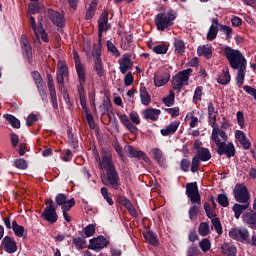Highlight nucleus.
Returning <instances> with one entry per match:
<instances>
[{
  "instance_id": "4be33fe9",
  "label": "nucleus",
  "mask_w": 256,
  "mask_h": 256,
  "mask_svg": "<svg viewBox=\"0 0 256 256\" xmlns=\"http://www.w3.org/2000/svg\"><path fill=\"white\" fill-rule=\"evenodd\" d=\"M125 151L128 157H136L137 159H143L144 161H147V159H149L146 153H144L143 151L135 150L133 146H126Z\"/></svg>"
},
{
  "instance_id": "9d476101",
  "label": "nucleus",
  "mask_w": 256,
  "mask_h": 256,
  "mask_svg": "<svg viewBox=\"0 0 256 256\" xmlns=\"http://www.w3.org/2000/svg\"><path fill=\"white\" fill-rule=\"evenodd\" d=\"M42 217L43 219H45V221H48V223L57 222V208L55 207V205H53V200H46V208L42 213Z\"/></svg>"
},
{
  "instance_id": "6e6d98bb",
  "label": "nucleus",
  "mask_w": 256,
  "mask_h": 256,
  "mask_svg": "<svg viewBox=\"0 0 256 256\" xmlns=\"http://www.w3.org/2000/svg\"><path fill=\"white\" fill-rule=\"evenodd\" d=\"M14 167L17 169H27V161H25V159L18 158L14 161Z\"/></svg>"
},
{
  "instance_id": "5fc2aeb1",
  "label": "nucleus",
  "mask_w": 256,
  "mask_h": 256,
  "mask_svg": "<svg viewBox=\"0 0 256 256\" xmlns=\"http://www.w3.org/2000/svg\"><path fill=\"white\" fill-rule=\"evenodd\" d=\"M130 122L134 123V125H140L141 124V118L139 117V114L135 111L130 112L129 114Z\"/></svg>"
},
{
  "instance_id": "c756f323",
  "label": "nucleus",
  "mask_w": 256,
  "mask_h": 256,
  "mask_svg": "<svg viewBox=\"0 0 256 256\" xmlns=\"http://www.w3.org/2000/svg\"><path fill=\"white\" fill-rule=\"evenodd\" d=\"M249 208V203L244 204H234L233 211L236 219H239L241 217L242 213L245 211V209Z\"/></svg>"
},
{
  "instance_id": "4468645a",
  "label": "nucleus",
  "mask_w": 256,
  "mask_h": 256,
  "mask_svg": "<svg viewBox=\"0 0 256 256\" xmlns=\"http://www.w3.org/2000/svg\"><path fill=\"white\" fill-rule=\"evenodd\" d=\"M109 245V240L103 236H98L97 238L90 239L89 249L92 251L99 252L101 249H105Z\"/></svg>"
},
{
  "instance_id": "f03ea898",
  "label": "nucleus",
  "mask_w": 256,
  "mask_h": 256,
  "mask_svg": "<svg viewBox=\"0 0 256 256\" xmlns=\"http://www.w3.org/2000/svg\"><path fill=\"white\" fill-rule=\"evenodd\" d=\"M227 139H229L227 133L221 128L212 129L211 141L218 147V155H226L228 158L235 157V145L231 142L227 143Z\"/></svg>"
},
{
  "instance_id": "20e7f679",
  "label": "nucleus",
  "mask_w": 256,
  "mask_h": 256,
  "mask_svg": "<svg viewBox=\"0 0 256 256\" xmlns=\"http://www.w3.org/2000/svg\"><path fill=\"white\" fill-rule=\"evenodd\" d=\"M186 195L193 205L189 210V218L193 221L197 217V213H199V207H201V195H199V188L196 182L187 184Z\"/></svg>"
},
{
  "instance_id": "a19ab883",
  "label": "nucleus",
  "mask_w": 256,
  "mask_h": 256,
  "mask_svg": "<svg viewBox=\"0 0 256 256\" xmlns=\"http://www.w3.org/2000/svg\"><path fill=\"white\" fill-rule=\"evenodd\" d=\"M197 53L198 55H204V57L209 58L213 52L211 51V46L206 45L198 47Z\"/></svg>"
},
{
  "instance_id": "680f3d73",
  "label": "nucleus",
  "mask_w": 256,
  "mask_h": 256,
  "mask_svg": "<svg viewBox=\"0 0 256 256\" xmlns=\"http://www.w3.org/2000/svg\"><path fill=\"white\" fill-rule=\"evenodd\" d=\"M133 81H135V79L133 78V73L128 72L124 78V85L126 87H130V85H133Z\"/></svg>"
},
{
  "instance_id": "603ef678",
  "label": "nucleus",
  "mask_w": 256,
  "mask_h": 256,
  "mask_svg": "<svg viewBox=\"0 0 256 256\" xmlns=\"http://www.w3.org/2000/svg\"><path fill=\"white\" fill-rule=\"evenodd\" d=\"M220 31L225 33L227 39H231L233 37V28L227 25H220Z\"/></svg>"
},
{
  "instance_id": "f257e3e1",
  "label": "nucleus",
  "mask_w": 256,
  "mask_h": 256,
  "mask_svg": "<svg viewBox=\"0 0 256 256\" xmlns=\"http://www.w3.org/2000/svg\"><path fill=\"white\" fill-rule=\"evenodd\" d=\"M95 160L97 161L100 169H105L106 174L101 175V181L103 185L113 187L117 191L121 187V182H119V174L113 166V159L111 158V152L103 151L102 160L99 154L95 155Z\"/></svg>"
},
{
  "instance_id": "a211bd4d",
  "label": "nucleus",
  "mask_w": 256,
  "mask_h": 256,
  "mask_svg": "<svg viewBox=\"0 0 256 256\" xmlns=\"http://www.w3.org/2000/svg\"><path fill=\"white\" fill-rule=\"evenodd\" d=\"M48 17L56 27H65V17H63V14L55 10H49Z\"/></svg>"
},
{
  "instance_id": "b1692460",
  "label": "nucleus",
  "mask_w": 256,
  "mask_h": 256,
  "mask_svg": "<svg viewBox=\"0 0 256 256\" xmlns=\"http://www.w3.org/2000/svg\"><path fill=\"white\" fill-rule=\"evenodd\" d=\"M159 115H161V110L155 108H148L143 112L144 119H150V121H157Z\"/></svg>"
},
{
  "instance_id": "774afa93",
  "label": "nucleus",
  "mask_w": 256,
  "mask_h": 256,
  "mask_svg": "<svg viewBox=\"0 0 256 256\" xmlns=\"http://www.w3.org/2000/svg\"><path fill=\"white\" fill-rule=\"evenodd\" d=\"M166 112L171 115V117H178L179 115V107H174V108H167Z\"/></svg>"
},
{
  "instance_id": "f704fd0d",
  "label": "nucleus",
  "mask_w": 256,
  "mask_h": 256,
  "mask_svg": "<svg viewBox=\"0 0 256 256\" xmlns=\"http://www.w3.org/2000/svg\"><path fill=\"white\" fill-rule=\"evenodd\" d=\"M200 161H209L211 159V152H209V149L207 148H201L197 152V156Z\"/></svg>"
},
{
  "instance_id": "c03bdc74",
  "label": "nucleus",
  "mask_w": 256,
  "mask_h": 256,
  "mask_svg": "<svg viewBox=\"0 0 256 256\" xmlns=\"http://www.w3.org/2000/svg\"><path fill=\"white\" fill-rule=\"evenodd\" d=\"M73 245L76 247V249H83L85 245H87V242L81 237H74Z\"/></svg>"
},
{
  "instance_id": "c85d7f7f",
  "label": "nucleus",
  "mask_w": 256,
  "mask_h": 256,
  "mask_svg": "<svg viewBox=\"0 0 256 256\" xmlns=\"http://www.w3.org/2000/svg\"><path fill=\"white\" fill-rule=\"evenodd\" d=\"M152 155L161 167H165V155H163V152L159 148H153Z\"/></svg>"
},
{
  "instance_id": "7c9ffc66",
  "label": "nucleus",
  "mask_w": 256,
  "mask_h": 256,
  "mask_svg": "<svg viewBox=\"0 0 256 256\" xmlns=\"http://www.w3.org/2000/svg\"><path fill=\"white\" fill-rule=\"evenodd\" d=\"M169 83V76L167 74L154 76V85L155 87H163Z\"/></svg>"
},
{
  "instance_id": "79ce46f5",
  "label": "nucleus",
  "mask_w": 256,
  "mask_h": 256,
  "mask_svg": "<svg viewBox=\"0 0 256 256\" xmlns=\"http://www.w3.org/2000/svg\"><path fill=\"white\" fill-rule=\"evenodd\" d=\"M217 33H219V28H217L215 25H211L207 34L208 41L217 39Z\"/></svg>"
},
{
  "instance_id": "2eb2a0df",
  "label": "nucleus",
  "mask_w": 256,
  "mask_h": 256,
  "mask_svg": "<svg viewBox=\"0 0 256 256\" xmlns=\"http://www.w3.org/2000/svg\"><path fill=\"white\" fill-rule=\"evenodd\" d=\"M73 59L75 63L76 73L79 78V83H81V85H85V66H83V64L81 63V59H79V54L76 51L73 52Z\"/></svg>"
},
{
  "instance_id": "473e14b6",
  "label": "nucleus",
  "mask_w": 256,
  "mask_h": 256,
  "mask_svg": "<svg viewBox=\"0 0 256 256\" xmlns=\"http://www.w3.org/2000/svg\"><path fill=\"white\" fill-rule=\"evenodd\" d=\"M143 235L146 241L150 243V245H157L159 243V240L157 239V235H155V233L146 230L143 232Z\"/></svg>"
},
{
  "instance_id": "37998d69",
  "label": "nucleus",
  "mask_w": 256,
  "mask_h": 256,
  "mask_svg": "<svg viewBox=\"0 0 256 256\" xmlns=\"http://www.w3.org/2000/svg\"><path fill=\"white\" fill-rule=\"evenodd\" d=\"M163 103L166 105V107H171L175 104V92L170 91L169 95L165 98H163Z\"/></svg>"
},
{
  "instance_id": "9b49d317",
  "label": "nucleus",
  "mask_w": 256,
  "mask_h": 256,
  "mask_svg": "<svg viewBox=\"0 0 256 256\" xmlns=\"http://www.w3.org/2000/svg\"><path fill=\"white\" fill-rule=\"evenodd\" d=\"M109 29H111V24H109V14L104 12L98 20V44L96 45H101L103 33L109 31Z\"/></svg>"
},
{
  "instance_id": "a18cd8bd",
  "label": "nucleus",
  "mask_w": 256,
  "mask_h": 256,
  "mask_svg": "<svg viewBox=\"0 0 256 256\" xmlns=\"http://www.w3.org/2000/svg\"><path fill=\"white\" fill-rule=\"evenodd\" d=\"M106 45L109 53H112V55H115L116 57H119L121 55V53H119V50L117 49V47H115V44H113V42L108 40Z\"/></svg>"
},
{
  "instance_id": "39448f33",
  "label": "nucleus",
  "mask_w": 256,
  "mask_h": 256,
  "mask_svg": "<svg viewBox=\"0 0 256 256\" xmlns=\"http://www.w3.org/2000/svg\"><path fill=\"white\" fill-rule=\"evenodd\" d=\"M57 67L58 70L56 81L58 83L59 90L64 97V100L66 103H69V93L67 92V88H65V79L69 77V68L67 67V63H65L63 60L58 61Z\"/></svg>"
},
{
  "instance_id": "de8ad7c7",
  "label": "nucleus",
  "mask_w": 256,
  "mask_h": 256,
  "mask_svg": "<svg viewBox=\"0 0 256 256\" xmlns=\"http://www.w3.org/2000/svg\"><path fill=\"white\" fill-rule=\"evenodd\" d=\"M153 51L157 55H165L168 51V48H167V46H165V44H159V45L153 47Z\"/></svg>"
},
{
  "instance_id": "5701e85b",
  "label": "nucleus",
  "mask_w": 256,
  "mask_h": 256,
  "mask_svg": "<svg viewBox=\"0 0 256 256\" xmlns=\"http://www.w3.org/2000/svg\"><path fill=\"white\" fill-rule=\"evenodd\" d=\"M243 222L251 227V229H256V212L249 211L242 215Z\"/></svg>"
},
{
  "instance_id": "7ed1b4c3",
  "label": "nucleus",
  "mask_w": 256,
  "mask_h": 256,
  "mask_svg": "<svg viewBox=\"0 0 256 256\" xmlns=\"http://www.w3.org/2000/svg\"><path fill=\"white\" fill-rule=\"evenodd\" d=\"M224 55L232 69H247V59L241 51L225 46Z\"/></svg>"
},
{
  "instance_id": "6e6552de",
  "label": "nucleus",
  "mask_w": 256,
  "mask_h": 256,
  "mask_svg": "<svg viewBox=\"0 0 256 256\" xmlns=\"http://www.w3.org/2000/svg\"><path fill=\"white\" fill-rule=\"evenodd\" d=\"M29 22L36 39H42L44 43H49V38L47 37V32H45V29L43 28V24L41 22L37 23L33 16L29 17Z\"/></svg>"
},
{
  "instance_id": "dca6fc26",
  "label": "nucleus",
  "mask_w": 256,
  "mask_h": 256,
  "mask_svg": "<svg viewBox=\"0 0 256 256\" xmlns=\"http://www.w3.org/2000/svg\"><path fill=\"white\" fill-rule=\"evenodd\" d=\"M57 205L62 208V211H70L71 207L75 206V199L67 200V196L65 194H58L55 199Z\"/></svg>"
},
{
  "instance_id": "c9c22d12",
  "label": "nucleus",
  "mask_w": 256,
  "mask_h": 256,
  "mask_svg": "<svg viewBox=\"0 0 256 256\" xmlns=\"http://www.w3.org/2000/svg\"><path fill=\"white\" fill-rule=\"evenodd\" d=\"M140 99H141V103L142 105H149V103H151V96L149 95V92H147L146 88H141L140 89Z\"/></svg>"
},
{
  "instance_id": "bf43d9fd",
  "label": "nucleus",
  "mask_w": 256,
  "mask_h": 256,
  "mask_svg": "<svg viewBox=\"0 0 256 256\" xmlns=\"http://www.w3.org/2000/svg\"><path fill=\"white\" fill-rule=\"evenodd\" d=\"M218 203L222 207H227L229 205V198H227V195H225V194H219L218 195Z\"/></svg>"
},
{
  "instance_id": "0e129e2a",
  "label": "nucleus",
  "mask_w": 256,
  "mask_h": 256,
  "mask_svg": "<svg viewBox=\"0 0 256 256\" xmlns=\"http://www.w3.org/2000/svg\"><path fill=\"white\" fill-rule=\"evenodd\" d=\"M243 89H244L245 93H247L248 95H251L256 101V89L255 88L245 85L243 87Z\"/></svg>"
},
{
  "instance_id": "423d86ee",
  "label": "nucleus",
  "mask_w": 256,
  "mask_h": 256,
  "mask_svg": "<svg viewBox=\"0 0 256 256\" xmlns=\"http://www.w3.org/2000/svg\"><path fill=\"white\" fill-rule=\"evenodd\" d=\"M176 18L177 16L175 15L174 11L157 14L155 24L158 31H165V29H169V27L173 25V21H175Z\"/></svg>"
},
{
  "instance_id": "864d4df0",
  "label": "nucleus",
  "mask_w": 256,
  "mask_h": 256,
  "mask_svg": "<svg viewBox=\"0 0 256 256\" xmlns=\"http://www.w3.org/2000/svg\"><path fill=\"white\" fill-rule=\"evenodd\" d=\"M209 233V224L206 222H202L199 226V234L202 237H207V234Z\"/></svg>"
},
{
  "instance_id": "09e8293b",
  "label": "nucleus",
  "mask_w": 256,
  "mask_h": 256,
  "mask_svg": "<svg viewBox=\"0 0 256 256\" xmlns=\"http://www.w3.org/2000/svg\"><path fill=\"white\" fill-rule=\"evenodd\" d=\"M174 47L178 53H185V43L182 40L176 39L174 41Z\"/></svg>"
},
{
  "instance_id": "49530a36",
  "label": "nucleus",
  "mask_w": 256,
  "mask_h": 256,
  "mask_svg": "<svg viewBox=\"0 0 256 256\" xmlns=\"http://www.w3.org/2000/svg\"><path fill=\"white\" fill-rule=\"evenodd\" d=\"M85 237H93L95 235V224H89L83 229Z\"/></svg>"
},
{
  "instance_id": "a878e982",
  "label": "nucleus",
  "mask_w": 256,
  "mask_h": 256,
  "mask_svg": "<svg viewBox=\"0 0 256 256\" xmlns=\"http://www.w3.org/2000/svg\"><path fill=\"white\" fill-rule=\"evenodd\" d=\"M221 251L223 255L225 256H236L237 255V247H235L233 244H229L227 242H224L221 245Z\"/></svg>"
},
{
  "instance_id": "bb28decb",
  "label": "nucleus",
  "mask_w": 256,
  "mask_h": 256,
  "mask_svg": "<svg viewBox=\"0 0 256 256\" xmlns=\"http://www.w3.org/2000/svg\"><path fill=\"white\" fill-rule=\"evenodd\" d=\"M231 81V74L229 73V68H223L222 74L218 77L217 82L220 85H229Z\"/></svg>"
},
{
  "instance_id": "052dcab7",
  "label": "nucleus",
  "mask_w": 256,
  "mask_h": 256,
  "mask_svg": "<svg viewBox=\"0 0 256 256\" xmlns=\"http://www.w3.org/2000/svg\"><path fill=\"white\" fill-rule=\"evenodd\" d=\"M186 119H190V127L192 129L197 127V124L199 123V118L197 116H194L193 114H188L186 116Z\"/></svg>"
},
{
  "instance_id": "4c0bfd02",
  "label": "nucleus",
  "mask_w": 256,
  "mask_h": 256,
  "mask_svg": "<svg viewBox=\"0 0 256 256\" xmlns=\"http://www.w3.org/2000/svg\"><path fill=\"white\" fill-rule=\"evenodd\" d=\"M40 9H43V3L41 2H31L29 4L30 15H35L36 13H39Z\"/></svg>"
},
{
  "instance_id": "cd10ccee",
  "label": "nucleus",
  "mask_w": 256,
  "mask_h": 256,
  "mask_svg": "<svg viewBox=\"0 0 256 256\" xmlns=\"http://www.w3.org/2000/svg\"><path fill=\"white\" fill-rule=\"evenodd\" d=\"M208 115L210 119V125L213 127V129H215V123L217 122V111L211 102L208 104Z\"/></svg>"
},
{
  "instance_id": "f8f14e48",
  "label": "nucleus",
  "mask_w": 256,
  "mask_h": 256,
  "mask_svg": "<svg viewBox=\"0 0 256 256\" xmlns=\"http://www.w3.org/2000/svg\"><path fill=\"white\" fill-rule=\"evenodd\" d=\"M234 195H235V199L236 201H238V203H249V199H250V195H249V190L247 189V187L243 184H237L234 187Z\"/></svg>"
},
{
  "instance_id": "4d7b16f0",
  "label": "nucleus",
  "mask_w": 256,
  "mask_h": 256,
  "mask_svg": "<svg viewBox=\"0 0 256 256\" xmlns=\"http://www.w3.org/2000/svg\"><path fill=\"white\" fill-rule=\"evenodd\" d=\"M199 157L195 156L192 159V164H191V171L192 173H197L199 171V165H200Z\"/></svg>"
},
{
  "instance_id": "338daca9",
  "label": "nucleus",
  "mask_w": 256,
  "mask_h": 256,
  "mask_svg": "<svg viewBox=\"0 0 256 256\" xmlns=\"http://www.w3.org/2000/svg\"><path fill=\"white\" fill-rule=\"evenodd\" d=\"M235 137H236L237 141H239V143H241L244 139L247 138V136L245 135V132H243L241 130L235 131Z\"/></svg>"
},
{
  "instance_id": "e433bc0d",
  "label": "nucleus",
  "mask_w": 256,
  "mask_h": 256,
  "mask_svg": "<svg viewBox=\"0 0 256 256\" xmlns=\"http://www.w3.org/2000/svg\"><path fill=\"white\" fill-rule=\"evenodd\" d=\"M12 230L16 237H23V234L25 233V227L17 224V221L15 220L12 222Z\"/></svg>"
},
{
  "instance_id": "2f4dec72",
  "label": "nucleus",
  "mask_w": 256,
  "mask_h": 256,
  "mask_svg": "<svg viewBox=\"0 0 256 256\" xmlns=\"http://www.w3.org/2000/svg\"><path fill=\"white\" fill-rule=\"evenodd\" d=\"M4 119H6V121L9 122L11 127L14 129H20L21 121H19V119H17L15 116L11 114H5Z\"/></svg>"
},
{
  "instance_id": "f3484780",
  "label": "nucleus",
  "mask_w": 256,
  "mask_h": 256,
  "mask_svg": "<svg viewBox=\"0 0 256 256\" xmlns=\"http://www.w3.org/2000/svg\"><path fill=\"white\" fill-rule=\"evenodd\" d=\"M1 245L6 253L13 254L17 252V242L10 236H5L1 241Z\"/></svg>"
},
{
  "instance_id": "8fccbe9b",
  "label": "nucleus",
  "mask_w": 256,
  "mask_h": 256,
  "mask_svg": "<svg viewBox=\"0 0 256 256\" xmlns=\"http://www.w3.org/2000/svg\"><path fill=\"white\" fill-rule=\"evenodd\" d=\"M95 7H97V3L96 2H91L88 10L86 11V19H93V15H95Z\"/></svg>"
},
{
  "instance_id": "ea45409f",
  "label": "nucleus",
  "mask_w": 256,
  "mask_h": 256,
  "mask_svg": "<svg viewBox=\"0 0 256 256\" xmlns=\"http://www.w3.org/2000/svg\"><path fill=\"white\" fill-rule=\"evenodd\" d=\"M211 222L216 233H218V235L223 234V226L221 225V220H219L217 216H214V218H211Z\"/></svg>"
},
{
  "instance_id": "393cba45",
  "label": "nucleus",
  "mask_w": 256,
  "mask_h": 256,
  "mask_svg": "<svg viewBox=\"0 0 256 256\" xmlns=\"http://www.w3.org/2000/svg\"><path fill=\"white\" fill-rule=\"evenodd\" d=\"M180 124L181 122L179 121H174L170 123L165 129H161V135H163V137L173 135L177 131V129H179Z\"/></svg>"
},
{
  "instance_id": "69168bd1",
  "label": "nucleus",
  "mask_w": 256,
  "mask_h": 256,
  "mask_svg": "<svg viewBox=\"0 0 256 256\" xmlns=\"http://www.w3.org/2000/svg\"><path fill=\"white\" fill-rule=\"evenodd\" d=\"M35 122H37V115L35 114H30L26 119L27 127H31Z\"/></svg>"
},
{
  "instance_id": "e2e57ef3",
  "label": "nucleus",
  "mask_w": 256,
  "mask_h": 256,
  "mask_svg": "<svg viewBox=\"0 0 256 256\" xmlns=\"http://www.w3.org/2000/svg\"><path fill=\"white\" fill-rule=\"evenodd\" d=\"M204 209L206 212L207 217H209V219H213L215 216V211H213V209L211 208V205L205 203L204 204Z\"/></svg>"
},
{
  "instance_id": "72a5a7b5",
  "label": "nucleus",
  "mask_w": 256,
  "mask_h": 256,
  "mask_svg": "<svg viewBox=\"0 0 256 256\" xmlns=\"http://www.w3.org/2000/svg\"><path fill=\"white\" fill-rule=\"evenodd\" d=\"M120 201L122 205H124V207L129 211L132 217H137V211L135 210V207H133V203H131L129 199L122 198Z\"/></svg>"
},
{
  "instance_id": "412c9836",
  "label": "nucleus",
  "mask_w": 256,
  "mask_h": 256,
  "mask_svg": "<svg viewBox=\"0 0 256 256\" xmlns=\"http://www.w3.org/2000/svg\"><path fill=\"white\" fill-rule=\"evenodd\" d=\"M20 44H21L22 51H23L25 57H27L28 61L31 62V57H33V52L31 49V44L29 43V40L27 39V36H25V35L21 36Z\"/></svg>"
},
{
  "instance_id": "aec40b11",
  "label": "nucleus",
  "mask_w": 256,
  "mask_h": 256,
  "mask_svg": "<svg viewBox=\"0 0 256 256\" xmlns=\"http://www.w3.org/2000/svg\"><path fill=\"white\" fill-rule=\"evenodd\" d=\"M119 69L122 75H125L129 69L133 68V61H131V56L129 54H124L122 60L119 62Z\"/></svg>"
},
{
  "instance_id": "ddd939ff",
  "label": "nucleus",
  "mask_w": 256,
  "mask_h": 256,
  "mask_svg": "<svg viewBox=\"0 0 256 256\" xmlns=\"http://www.w3.org/2000/svg\"><path fill=\"white\" fill-rule=\"evenodd\" d=\"M229 237L235 241H249V230L247 228H232L229 231Z\"/></svg>"
},
{
  "instance_id": "58836bf2",
  "label": "nucleus",
  "mask_w": 256,
  "mask_h": 256,
  "mask_svg": "<svg viewBox=\"0 0 256 256\" xmlns=\"http://www.w3.org/2000/svg\"><path fill=\"white\" fill-rule=\"evenodd\" d=\"M237 85L238 87H242L245 82V71L247 68H237Z\"/></svg>"
},
{
  "instance_id": "6ab92c4d",
  "label": "nucleus",
  "mask_w": 256,
  "mask_h": 256,
  "mask_svg": "<svg viewBox=\"0 0 256 256\" xmlns=\"http://www.w3.org/2000/svg\"><path fill=\"white\" fill-rule=\"evenodd\" d=\"M118 119L120 120L122 125H125L126 129H128V131H130V133H133V135H137L139 130L137 129V126H135L133 123H131L129 116H127L126 114L120 113V114H118Z\"/></svg>"
},
{
  "instance_id": "1a4fd4ad",
  "label": "nucleus",
  "mask_w": 256,
  "mask_h": 256,
  "mask_svg": "<svg viewBox=\"0 0 256 256\" xmlns=\"http://www.w3.org/2000/svg\"><path fill=\"white\" fill-rule=\"evenodd\" d=\"M92 57H94V70L98 77H103L105 75V69L103 68V61L101 60V45H94Z\"/></svg>"
},
{
  "instance_id": "13d9d810",
  "label": "nucleus",
  "mask_w": 256,
  "mask_h": 256,
  "mask_svg": "<svg viewBox=\"0 0 256 256\" xmlns=\"http://www.w3.org/2000/svg\"><path fill=\"white\" fill-rule=\"evenodd\" d=\"M203 95V87L198 86L194 92L193 101L197 103L201 101V96Z\"/></svg>"
},
{
  "instance_id": "3c124183",
  "label": "nucleus",
  "mask_w": 256,
  "mask_h": 256,
  "mask_svg": "<svg viewBox=\"0 0 256 256\" xmlns=\"http://www.w3.org/2000/svg\"><path fill=\"white\" fill-rule=\"evenodd\" d=\"M199 246L200 249L205 253L209 251V249H211V241H209V239L204 238L199 242Z\"/></svg>"
},
{
  "instance_id": "0eeeda50",
  "label": "nucleus",
  "mask_w": 256,
  "mask_h": 256,
  "mask_svg": "<svg viewBox=\"0 0 256 256\" xmlns=\"http://www.w3.org/2000/svg\"><path fill=\"white\" fill-rule=\"evenodd\" d=\"M193 73L191 68L179 72L173 77L172 87L176 91H181L185 85H189V77Z\"/></svg>"
}]
</instances>
